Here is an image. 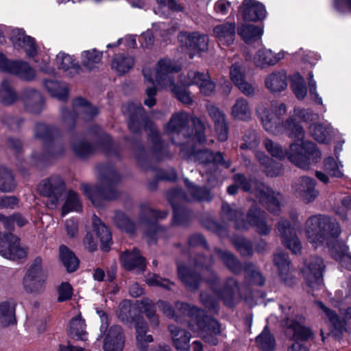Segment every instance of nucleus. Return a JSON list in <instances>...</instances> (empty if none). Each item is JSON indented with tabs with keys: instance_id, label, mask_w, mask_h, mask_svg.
<instances>
[{
	"instance_id": "obj_1",
	"label": "nucleus",
	"mask_w": 351,
	"mask_h": 351,
	"mask_svg": "<svg viewBox=\"0 0 351 351\" xmlns=\"http://www.w3.org/2000/svg\"><path fill=\"white\" fill-rule=\"evenodd\" d=\"M286 112V105L281 102H260L257 105L256 114L267 132L280 135L286 132L291 138L294 139L287 151H284L280 145L270 139L265 140V147L273 157L282 159L287 156L300 168L308 169L311 162H316L321 158V152L313 143L304 141L303 128L292 118L287 119L285 122L281 121Z\"/></svg>"
},
{
	"instance_id": "obj_2",
	"label": "nucleus",
	"mask_w": 351,
	"mask_h": 351,
	"mask_svg": "<svg viewBox=\"0 0 351 351\" xmlns=\"http://www.w3.org/2000/svg\"><path fill=\"white\" fill-rule=\"evenodd\" d=\"M180 70L181 65L180 64L167 58L159 60L153 72L148 69H143L145 78L152 85L146 89L147 98L144 101L145 105L150 108L156 104V89L154 81L157 86L170 90L184 104H192L193 99L190 93L184 88L175 84V75Z\"/></svg>"
},
{
	"instance_id": "obj_3",
	"label": "nucleus",
	"mask_w": 351,
	"mask_h": 351,
	"mask_svg": "<svg viewBox=\"0 0 351 351\" xmlns=\"http://www.w3.org/2000/svg\"><path fill=\"white\" fill-rule=\"evenodd\" d=\"M304 230L307 240L315 247L326 243L330 249L332 241L341 232L340 226L335 219L322 215L309 217L305 222Z\"/></svg>"
},
{
	"instance_id": "obj_4",
	"label": "nucleus",
	"mask_w": 351,
	"mask_h": 351,
	"mask_svg": "<svg viewBox=\"0 0 351 351\" xmlns=\"http://www.w3.org/2000/svg\"><path fill=\"white\" fill-rule=\"evenodd\" d=\"M233 179L234 184L228 188V193L230 195L235 194L237 189L241 188L244 191L254 194L259 202L271 213L278 214L280 211V200L282 197L279 193H275L262 182L248 179L240 173L234 175Z\"/></svg>"
},
{
	"instance_id": "obj_5",
	"label": "nucleus",
	"mask_w": 351,
	"mask_h": 351,
	"mask_svg": "<svg viewBox=\"0 0 351 351\" xmlns=\"http://www.w3.org/2000/svg\"><path fill=\"white\" fill-rule=\"evenodd\" d=\"M119 179L120 177L114 169L104 168L101 169L99 174V185L84 184L82 189L92 203L96 206H99L101 200L112 199L117 197L115 184Z\"/></svg>"
},
{
	"instance_id": "obj_6",
	"label": "nucleus",
	"mask_w": 351,
	"mask_h": 351,
	"mask_svg": "<svg viewBox=\"0 0 351 351\" xmlns=\"http://www.w3.org/2000/svg\"><path fill=\"white\" fill-rule=\"evenodd\" d=\"M222 211L231 220L234 221L236 228L239 230H247L252 226L261 234H267L271 228L267 225L265 213L256 206L252 207L247 215V221L243 217V212L239 210H232L228 204H223Z\"/></svg>"
},
{
	"instance_id": "obj_7",
	"label": "nucleus",
	"mask_w": 351,
	"mask_h": 351,
	"mask_svg": "<svg viewBox=\"0 0 351 351\" xmlns=\"http://www.w3.org/2000/svg\"><path fill=\"white\" fill-rule=\"evenodd\" d=\"M176 307L180 310L183 313H196L197 316L195 318V324H190L191 330L200 332V337L208 343L215 346L218 343L217 335L221 332L219 323L214 319L206 317H199L203 314V311L199 308L193 306L191 308L186 303L177 302Z\"/></svg>"
},
{
	"instance_id": "obj_8",
	"label": "nucleus",
	"mask_w": 351,
	"mask_h": 351,
	"mask_svg": "<svg viewBox=\"0 0 351 351\" xmlns=\"http://www.w3.org/2000/svg\"><path fill=\"white\" fill-rule=\"evenodd\" d=\"M207 282L213 289L215 298L210 297L205 293H201V301L206 308L216 310V298L222 299L227 306L232 305L233 295L238 290L237 284L234 279L228 278L226 282L223 285L221 290H218L217 287L218 285V280L213 274H212V278L208 279Z\"/></svg>"
},
{
	"instance_id": "obj_9",
	"label": "nucleus",
	"mask_w": 351,
	"mask_h": 351,
	"mask_svg": "<svg viewBox=\"0 0 351 351\" xmlns=\"http://www.w3.org/2000/svg\"><path fill=\"white\" fill-rule=\"evenodd\" d=\"M287 310L288 313H284L285 325L287 327L286 333L293 340H295V342L289 347V351H308L306 347L304 346L301 341L308 339L311 332L308 328L302 326L303 317L300 316L297 317L296 320L293 318V313L291 308L289 307Z\"/></svg>"
},
{
	"instance_id": "obj_10",
	"label": "nucleus",
	"mask_w": 351,
	"mask_h": 351,
	"mask_svg": "<svg viewBox=\"0 0 351 351\" xmlns=\"http://www.w3.org/2000/svg\"><path fill=\"white\" fill-rule=\"evenodd\" d=\"M185 184L190 192L191 197L188 198L180 189L171 190L167 193V198L174 210L173 222H177L179 215V206L184 202L190 200H210L211 197L208 191L204 188H199L191 182L188 179H184Z\"/></svg>"
},
{
	"instance_id": "obj_11",
	"label": "nucleus",
	"mask_w": 351,
	"mask_h": 351,
	"mask_svg": "<svg viewBox=\"0 0 351 351\" xmlns=\"http://www.w3.org/2000/svg\"><path fill=\"white\" fill-rule=\"evenodd\" d=\"M38 189L41 195L48 198L47 206L51 209H56L62 199L65 184L61 178L53 176L43 180Z\"/></svg>"
},
{
	"instance_id": "obj_12",
	"label": "nucleus",
	"mask_w": 351,
	"mask_h": 351,
	"mask_svg": "<svg viewBox=\"0 0 351 351\" xmlns=\"http://www.w3.org/2000/svg\"><path fill=\"white\" fill-rule=\"evenodd\" d=\"M47 274L42 269V259L36 258L24 277L25 289L29 293H40L45 287Z\"/></svg>"
},
{
	"instance_id": "obj_13",
	"label": "nucleus",
	"mask_w": 351,
	"mask_h": 351,
	"mask_svg": "<svg viewBox=\"0 0 351 351\" xmlns=\"http://www.w3.org/2000/svg\"><path fill=\"white\" fill-rule=\"evenodd\" d=\"M179 82L184 86H197L200 93L205 96L211 95L215 90V84L207 72L190 71L187 75L180 77Z\"/></svg>"
},
{
	"instance_id": "obj_14",
	"label": "nucleus",
	"mask_w": 351,
	"mask_h": 351,
	"mask_svg": "<svg viewBox=\"0 0 351 351\" xmlns=\"http://www.w3.org/2000/svg\"><path fill=\"white\" fill-rule=\"evenodd\" d=\"M324 269L323 260L319 257H313L305 263L302 273L306 280L307 286L312 291L319 289L322 287V273Z\"/></svg>"
},
{
	"instance_id": "obj_15",
	"label": "nucleus",
	"mask_w": 351,
	"mask_h": 351,
	"mask_svg": "<svg viewBox=\"0 0 351 351\" xmlns=\"http://www.w3.org/2000/svg\"><path fill=\"white\" fill-rule=\"evenodd\" d=\"M0 255L3 257L16 260L27 255V250L20 245L19 239L11 233H0Z\"/></svg>"
},
{
	"instance_id": "obj_16",
	"label": "nucleus",
	"mask_w": 351,
	"mask_h": 351,
	"mask_svg": "<svg viewBox=\"0 0 351 351\" xmlns=\"http://www.w3.org/2000/svg\"><path fill=\"white\" fill-rule=\"evenodd\" d=\"M316 182L314 179L301 176L296 180L292 188L294 193L299 197L304 203L313 202L319 195V191L315 189Z\"/></svg>"
},
{
	"instance_id": "obj_17",
	"label": "nucleus",
	"mask_w": 351,
	"mask_h": 351,
	"mask_svg": "<svg viewBox=\"0 0 351 351\" xmlns=\"http://www.w3.org/2000/svg\"><path fill=\"white\" fill-rule=\"evenodd\" d=\"M277 231L285 246L295 254L301 253V243L288 220L280 219L278 223Z\"/></svg>"
},
{
	"instance_id": "obj_18",
	"label": "nucleus",
	"mask_w": 351,
	"mask_h": 351,
	"mask_svg": "<svg viewBox=\"0 0 351 351\" xmlns=\"http://www.w3.org/2000/svg\"><path fill=\"white\" fill-rule=\"evenodd\" d=\"M0 70L30 80L35 76L34 70L26 62L10 61L0 53Z\"/></svg>"
},
{
	"instance_id": "obj_19",
	"label": "nucleus",
	"mask_w": 351,
	"mask_h": 351,
	"mask_svg": "<svg viewBox=\"0 0 351 351\" xmlns=\"http://www.w3.org/2000/svg\"><path fill=\"white\" fill-rule=\"evenodd\" d=\"M191 154L194 159L202 168L207 166L210 168H215V166L221 165L226 168H228L230 165L228 161L224 160L221 153L217 152L215 154L208 149H203L197 151L195 148L191 151Z\"/></svg>"
},
{
	"instance_id": "obj_20",
	"label": "nucleus",
	"mask_w": 351,
	"mask_h": 351,
	"mask_svg": "<svg viewBox=\"0 0 351 351\" xmlns=\"http://www.w3.org/2000/svg\"><path fill=\"white\" fill-rule=\"evenodd\" d=\"M274 263L278 268L280 279L286 285L291 286L295 283L296 278L290 267V261L287 254L281 251L276 252L274 254Z\"/></svg>"
},
{
	"instance_id": "obj_21",
	"label": "nucleus",
	"mask_w": 351,
	"mask_h": 351,
	"mask_svg": "<svg viewBox=\"0 0 351 351\" xmlns=\"http://www.w3.org/2000/svg\"><path fill=\"white\" fill-rule=\"evenodd\" d=\"M10 40L15 49H24L27 55L30 57H33L36 55L37 46L34 38L25 35L23 29H12L10 34Z\"/></svg>"
},
{
	"instance_id": "obj_22",
	"label": "nucleus",
	"mask_w": 351,
	"mask_h": 351,
	"mask_svg": "<svg viewBox=\"0 0 351 351\" xmlns=\"http://www.w3.org/2000/svg\"><path fill=\"white\" fill-rule=\"evenodd\" d=\"M206 110L215 123V129L218 138L226 141L228 138V125L224 112L210 102L206 104Z\"/></svg>"
},
{
	"instance_id": "obj_23",
	"label": "nucleus",
	"mask_w": 351,
	"mask_h": 351,
	"mask_svg": "<svg viewBox=\"0 0 351 351\" xmlns=\"http://www.w3.org/2000/svg\"><path fill=\"white\" fill-rule=\"evenodd\" d=\"M239 12L244 20L250 21L263 20L267 14L265 6L256 0H244Z\"/></svg>"
},
{
	"instance_id": "obj_24",
	"label": "nucleus",
	"mask_w": 351,
	"mask_h": 351,
	"mask_svg": "<svg viewBox=\"0 0 351 351\" xmlns=\"http://www.w3.org/2000/svg\"><path fill=\"white\" fill-rule=\"evenodd\" d=\"M125 338L122 328L119 326H112L107 331L104 341V351H122Z\"/></svg>"
},
{
	"instance_id": "obj_25",
	"label": "nucleus",
	"mask_w": 351,
	"mask_h": 351,
	"mask_svg": "<svg viewBox=\"0 0 351 351\" xmlns=\"http://www.w3.org/2000/svg\"><path fill=\"white\" fill-rule=\"evenodd\" d=\"M121 263L127 270L142 272L146 268L145 259L137 249L126 250L121 255Z\"/></svg>"
},
{
	"instance_id": "obj_26",
	"label": "nucleus",
	"mask_w": 351,
	"mask_h": 351,
	"mask_svg": "<svg viewBox=\"0 0 351 351\" xmlns=\"http://www.w3.org/2000/svg\"><path fill=\"white\" fill-rule=\"evenodd\" d=\"M315 304L320 311V315L325 319H327L332 326L333 330H331V332L333 333L335 337H339L344 330V322L341 320L337 313L333 310L325 306L322 302L316 301Z\"/></svg>"
},
{
	"instance_id": "obj_27",
	"label": "nucleus",
	"mask_w": 351,
	"mask_h": 351,
	"mask_svg": "<svg viewBox=\"0 0 351 351\" xmlns=\"http://www.w3.org/2000/svg\"><path fill=\"white\" fill-rule=\"evenodd\" d=\"M189 118V114L184 112L173 114L165 127L166 132L169 134L176 133L178 135L182 134L186 138L189 137L186 128Z\"/></svg>"
},
{
	"instance_id": "obj_28",
	"label": "nucleus",
	"mask_w": 351,
	"mask_h": 351,
	"mask_svg": "<svg viewBox=\"0 0 351 351\" xmlns=\"http://www.w3.org/2000/svg\"><path fill=\"white\" fill-rule=\"evenodd\" d=\"M178 39L186 47L197 51H204L208 48V37L206 35H200L197 32L189 34L182 32L178 36Z\"/></svg>"
},
{
	"instance_id": "obj_29",
	"label": "nucleus",
	"mask_w": 351,
	"mask_h": 351,
	"mask_svg": "<svg viewBox=\"0 0 351 351\" xmlns=\"http://www.w3.org/2000/svg\"><path fill=\"white\" fill-rule=\"evenodd\" d=\"M169 330L173 346L178 351H191L190 339L191 333L175 325H169Z\"/></svg>"
},
{
	"instance_id": "obj_30",
	"label": "nucleus",
	"mask_w": 351,
	"mask_h": 351,
	"mask_svg": "<svg viewBox=\"0 0 351 351\" xmlns=\"http://www.w3.org/2000/svg\"><path fill=\"white\" fill-rule=\"evenodd\" d=\"M213 34L220 45L229 46L235 38V23H224L215 26Z\"/></svg>"
},
{
	"instance_id": "obj_31",
	"label": "nucleus",
	"mask_w": 351,
	"mask_h": 351,
	"mask_svg": "<svg viewBox=\"0 0 351 351\" xmlns=\"http://www.w3.org/2000/svg\"><path fill=\"white\" fill-rule=\"evenodd\" d=\"M285 58V51H282L274 53L271 50L261 49L258 50L254 57V62L258 67L264 68L273 66Z\"/></svg>"
},
{
	"instance_id": "obj_32",
	"label": "nucleus",
	"mask_w": 351,
	"mask_h": 351,
	"mask_svg": "<svg viewBox=\"0 0 351 351\" xmlns=\"http://www.w3.org/2000/svg\"><path fill=\"white\" fill-rule=\"evenodd\" d=\"M230 114L235 120L250 121L252 117V110L249 101L242 97H238L231 107Z\"/></svg>"
},
{
	"instance_id": "obj_33",
	"label": "nucleus",
	"mask_w": 351,
	"mask_h": 351,
	"mask_svg": "<svg viewBox=\"0 0 351 351\" xmlns=\"http://www.w3.org/2000/svg\"><path fill=\"white\" fill-rule=\"evenodd\" d=\"M265 85L271 93L282 92L287 86L286 73L284 71H276L271 73L265 77Z\"/></svg>"
},
{
	"instance_id": "obj_34",
	"label": "nucleus",
	"mask_w": 351,
	"mask_h": 351,
	"mask_svg": "<svg viewBox=\"0 0 351 351\" xmlns=\"http://www.w3.org/2000/svg\"><path fill=\"white\" fill-rule=\"evenodd\" d=\"M56 64L58 69L62 70L66 75L73 76L79 73L81 68L79 63L71 55L60 52L56 56Z\"/></svg>"
},
{
	"instance_id": "obj_35",
	"label": "nucleus",
	"mask_w": 351,
	"mask_h": 351,
	"mask_svg": "<svg viewBox=\"0 0 351 351\" xmlns=\"http://www.w3.org/2000/svg\"><path fill=\"white\" fill-rule=\"evenodd\" d=\"M123 112L128 114L130 120L128 127L132 132L140 130V121L143 119L144 110L140 104L130 103L123 107Z\"/></svg>"
},
{
	"instance_id": "obj_36",
	"label": "nucleus",
	"mask_w": 351,
	"mask_h": 351,
	"mask_svg": "<svg viewBox=\"0 0 351 351\" xmlns=\"http://www.w3.org/2000/svg\"><path fill=\"white\" fill-rule=\"evenodd\" d=\"M136 328V339L138 348L141 351H147L148 343L152 342L151 335H147V326L144 319L139 316L134 319Z\"/></svg>"
},
{
	"instance_id": "obj_37",
	"label": "nucleus",
	"mask_w": 351,
	"mask_h": 351,
	"mask_svg": "<svg viewBox=\"0 0 351 351\" xmlns=\"http://www.w3.org/2000/svg\"><path fill=\"white\" fill-rule=\"evenodd\" d=\"M23 101L25 109L32 113H39L44 106L43 96L35 90H26L23 95Z\"/></svg>"
},
{
	"instance_id": "obj_38",
	"label": "nucleus",
	"mask_w": 351,
	"mask_h": 351,
	"mask_svg": "<svg viewBox=\"0 0 351 351\" xmlns=\"http://www.w3.org/2000/svg\"><path fill=\"white\" fill-rule=\"evenodd\" d=\"M135 64L134 56L128 53H119L114 56L111 66L113 70L120 75L128 73Z\"/></svg>"
},
{
	"instance_id": "obj_39",
	"label": "nucleus",
	"mask_w": 351,
	"mask_h": 351,
	"mask_svg": "<svg viewBox=\"0 0 351 351\" xmlns=\"http://www.w3.org/2000/svg\"><path fill=\"white\" fill-rule=\"evenodd\" d=\"M332 256L339 261L343 267L351 270V255L348 247L343 243L336 242L330 249Z\"/></svg>"
},
{
	"instance_id": "obj_40",
	"label": "nucleus",
	"mask_w": 351,
	"mask_h": 351,
	"mask_svg": "<svg viewBox=\"0 0 351 351\" xmlns=\"http://www.w3.org/2000/svg\"><path fill=\"white\" fill-rule=\"evenodd\" d=\"M73 113L84 119H90L98 113L95 107L92 106L87 101L79 97L73 102Z\"/></svg>"
},
{
	"instance_id": "obj_41",
	"label": "nucleus",
	"mask_w": 351,
	"mask_h": 351,
	"mask_svg": "<svg viewBox=\"0 0 351 351\" xmlns=\"http://www.w3.org/2000/svg\"><path fill=\"white\" fill-rule=\"evenodd\" d=\"M93 225L97 235L100 239L101 248L108 251L112 243L111 232L101 221L99 218L94 215L93 217Z\"/></svg>"
},
{
	"instance_id": "obj_42",
	"label": "nucleus",
	"mask_w": 351,
	"mask_h": 351,
	"mask_svg": "<svg viewBox=\"0 0 351 351\" xmlns=\"http://www.w3.org/2000/svg\"><path fill=\"white\" fill-rule=\"evenodd\" d=\"M263 30L261 27L251 25L244 24L238 29V34L246 43H252L261 39Z\"/></svg>"
},
{
	"instance_id": "obj_43",
	"label": "nucleus",
	"mask_w": 351,
	"mask_h": 351,
	"mask_svg": "<svg viewBox=\"0 0 351 351\" xmlns=\"http://www.w3.org/2000/svg\"><path fill=\"white\" fill-rule=\"evenodd\" d=\"M256 156L260 163L264 167V171L268 176L274 177L281 174L282 169L279 162H275L263 152H258Z\"/></svg>"
},
{
	"instance_id": "obj_44",
	"label": "nucleus",
	"mask_w": 351,
	"mask_h": 351,
	"mask_svg": "<svg viewBox=\"0 0 351 351\" xmlns=\"http://www.w3.org/2000/svg\"><path fill=\"white\" fill-rule=\"evenodd\" d=\"M343 165L339 159L332 156L326 158L324 161V169L332 178H346L343 172Z\"/></svg>"
},
{
	"instance_id": "obj_45",
	"label": "nucleus",
	"mask_w": 351,
	"mask_h": 351,
	"mask_svg": "<svg viewBox=\"0 0 351 351\" xmlns=\"http://www.w3.org/2000/svg\"><path fill=\"white\" fill-rule=\"evenodd\" d=\"M332 128L330 124H313L309 128L311 136L320 143H327Z\"/></svg>"
},
{
	"instance_id": "obj_46",
	"label": "nucleus",
	"mask_w": 351,
	"mask_h": 351,
	"mask_svg": "<svg viewBox=\"0 0 351 351\" xmlns=\"http://www.w3.org/2000/svg\"><path fill=\"white\" fill-rule=\"evenodd\" d=\"M178 273L179 278L189 289L193 291L197 289L200 279L195 274L180 265L178 266Z\"/></svg>"
},
{
	"instance_id": "obj_47",
	"label": "nucleus",
	"mask_w": 351,
	"mask_h": 351,
	"mask_svg": "<svg viewBox=\"0 0 351 351\" xmlns=\"http://www.w3.org/2000/svg\"><path fill=\"white\" fill-rule=\"evenodd\" d=\"M44 86L51 96L60 100H64L68 96V88L66 84L59 83L55 80H45Z\"/></svg>"
},
{
	"instance_id": "obj_48",
	"label": "nucleus",
	"mask_w": 351,
	"mask_h": 351,
	"mask_svg": "<svg viewBox=\"0 0 351 351\" xmlns=\"http://www.w3.org/2000/svg\"><path fill=\"white\" fill-rule=\"evenodd\" d=\"M60 258L69 272L75 271L78 267L79 261L75 254L65 245L59 248Z\"/></svg>"
},
{
	"instance_id": "obj_49",
	"label": "nucleus",
	"mask_w": 351,
	"mask_h": 351,
	"mask_svg": "<svg viewBox=\"0 0 351 351\" xmlns=\"http://www.w3.org/2000/svg\"><path fill=\"white\" fill-rule=\"evenodd\" d=\"M59 132L56 128L45 123H38L35 128V136L45 143L53 141Z\"/></svg>"
},
{
	"instance_id": "obj_50",
	"label": "nucleus",
	"mask_w": 351,
	"mask_h": 351,
	"mask_svg": "<svg viewBox=\"0 0 351 351\" xmlns=\"http://www.w3.org/2000/svg\"><path fill=\"white\" fill-rule=\"evenodd\" d=\"M15 308L13 303L3 302L0 303V324L8 326L15 322Z\"/></svg>"
},
{
	"instance_id": "obj_51",
	"label": "nucleus",
	"mask_w": 351,
	"mask_h": 351,
	"mask_svg": "<svg viewBox=\"0 0 351 351\" xmlns=\"http://www.w3.org/2000/svg\"><path fill=\"white\" fill-rule=\"evenodd\" d=\"M103 53L95 49L84 51L81 54L82 64L87 69L91 70L100 63Z\"/></svg>"
},
{
	"instance_id": "obj_52",
	"label": "nucleus",
	"mask_w": 351,
	"mask_h": 351,
	"mask_svg": "<svg viewBox=\"0 0 351 351\" xmlns=\"http://www.w3.org/2000/svg\"><path fill=\"white\" fill-rule=\"evenodd\" d=\"M85 329V321L82 318L80 315L71 319L70 323V332L73 338L82 341H86L87 333Z\"/></svg>"
},
{
	"instance_id": "obj_53",
	"label": "nucleus",
	"mask_w": 351,
	"mask_h": 351,
	"mask_svg": "<svg viewBox=\"0 0 351 351\" xmlns=\"http://www.w3.org/2000/svg\"><path fill=\"white\" fill-rule=\"evenodd\" d=\"M82 208L81 201L78 195L73 191H69L66 197V200L62 208V217H64L67 213L76 211L78 212Z\"/></svg>"
},
{
	"instance_id": "obj_54",
	"label": "nucleus",
	"mask_w": 351,
	"mask_h": 351,
	"mask_svg": "<svg viewBox=\"0 0 351 351\" xmlns=\"http://www.w3.org/2000/svg\"><path fill=\"white\" fill-rule=\"evenodd\" d=\"M12 173L5 167H0V191L10 192L16 187Z\"/></svg>"
},
{
	"instance_id": "obj_55",
	"label": "nucleus",
	"mask_w": 351,
	"mask_h": 351,
	"mask_svg": "<svg viewBox=\"0 0 351 351\" xmlns=\"http://www.w3.org/2000/svg\"><path fill=\"white\" fill-rule=\"evenodd\" d=\"M291 87L298 99H303L306 97L307 89L305 81L299 73L292 75L291 78Z\"/></svg>"
},
{
	"instance_id": "obj_56",
	"label": "nucleus",
	"mask_w": 351,
	"mask_h": 351,
	"mask_svg": "<svg viewBox=\"0 0 351 351\" xmlns=\"http://www.w3.org/2000/svg\"><path fill=\"white\" fill-rule=\"evenodd\" d=\"M114 222L118 228L130 234L134 233L136 228V225L123 213L120 211L115 213Z\"/></svg>"
},
{
	"instance_id": "obj_57",
	"label": "nucleus",
	"mask_w": 351,
	"mask_h": 351,
	"mask_svg": "<svg viewBox=\"0 0 351 351\" xmlns=\"http://www.w3.org/2000/svg\"><path fill=\"white\" fill-rule=\"evenodd\" d=\"M215 252L232 272L238 273L241 271V267L240 263L232 254L218 249H216Z\"/></svg>"
},
{
	"instance_id": "obj_58",
	"label": "nucleus",
	"mask_w": 351,
	"mask_h": 351,
	"mask_svg": "<svg viewBox=\"0 0 351 351\" xmlns=\"http://www.w3.org/2000/svg\"><path fill=\"white\" fill-rule=\"evenodd\" d=\"M256 342L261 349L265 351L273 350L275 346V340L266 327L256 337Z\"/></svg>"
},
{
	"instance_id": "obj_59",
	"label": "nucleus",
	"mask_w": 351,
	"mask_h": 351,
	"mask_svg": "<svg viewBox=\"0 0 351 351\" xmlns=\"http://www.w3.org/2000/svg\"><path fill=\"white\" fill-rule=\"evenodd\" d=\"M0 97L2 103L5 105H10L17 100V96L7 80L2 82Z\"/></svg>"
},
{
	"instance_id": "obj_60",
	"label": "nucleus",
	"mask_w": 351,
	"mask_h": 351,
	"mask_svg": "<svg viewBox=\"0 0 351 351\" xmlns=\"http://www.w3.org/2000/svg\"><path fill=\"white\" fill-rule=\"evenodd\" d=\"M308 86L309 90V97L314 102L315 104L322 106L323 112L326 111L325 106L323 104L322 98L319 96L317 90V83L313 79V74L310 72L308 75Z\"/></svg>"
},
{
	"instance_id": "obj_61",
	"label": "nucleus",
	"mask_w": 351,
	"mask_h": 351,
	"mask_svg": "<svg viewBox=\"0 0 351 351\" xmlns=\"http://www.w3.org/2000/svg\"><path fill=\"white\" fill-rule=\"evenodd\" d=\"M146 283L152 287H161L167 289H171L173 283L170 282L168 279L162 278L156 274H149L146 276Z\"/></svg>"
},
{
	"instance_id": "obj_62",
	"label": "nucleus",
	"mask_w": 351,
	"mask_h": 351,
	"mask_svg": "<svg viewBox=\"0 0 351 351\" xmlns=\"http://www.w3.org/2000/svg\"><path fill=\"white\" fill-rule=\"evenodd\" d=\"M158 7L154 10L156 14L165 16L167 11L172 10L174 11L181 10L179 5H177L174 0H157Z\"/></svg>"
},
{
	"instance_id": "obj_63",
	"label": "nucleus",
	"mask_w": 351,
	"mask_h": 351,
	"mask_svg": "<svg viewBox=\"0 0 351 351\" xmlns=\"http://www.w3.org/2000/svg\"><path fill=\"white\" fill-rule=\"evenodd\" d=\"M73 151L80 157H85L93 152V147L83 140L76 141L72 143Z\"/></svg>"
},
{
	"instance_id": "obj_64",
	"label": "nucleus",
	"mask_w": 351,
	"mask_h": 351,
	"mask_svg": "<svg viewBox=\"0 0 351 351\" xmlns=\"http://www.w3.org/2000/svg\"><path fill=\"white\" fill-rule=\"evenodd\" d=\"M243 143L240 145L241 149H253L259 143L256 134L253 130H248L243 137Z\"/></svg>"
}]
</instances>
